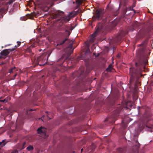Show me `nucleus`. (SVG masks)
Returning a JSON list of instances; mask_svg holds the SVG:
<instances>
[{
	"label": "nucleus",
	"instance_id": "obj_1",
	"mask_svg": "<svg viewBox=\"0 0 153 153\" xmlns=\"http://www.w3.org/2000/svg\"><path fill=\"white\" fill-rule=\"evenodd\" d=\"M47 129L45 127H41L37 129L38 134H41L42 137L44 138H46L48 135L46 134Z\"/></svg>",
	"mask_w": 153,
	"mask_h": 153
},
{
	"label": "nucleus",
	"instance_id": "obj_2",
	"mask_svg": "<svg viewBox=\"0 0 153 153\" xmlns=\"http://www.w3.org/2000/svg\"><path fill=\"white\" fill-rule=\"evenodd\" d=\"M76 15V13L74 12L70 13L66 17H63L62 19L64 20L65 21L68 22L69 21L71 18L74 17Z\"/></svg>",
	"mask_w": 153,
	"mask_h": 153
},
{
	"label": "nucleus",
	"instance_id": "obj_3",
	"mask_svg": "<svg viewBox=\"0 0 153 153\" xmlns=\"http://www.w3.org/2000/svg\"><path fill=\"white\" fill-rule=\"evenodd\" d=\"M9 54V52L7 50H4L1 53V55L4 56L7 55Z\"/></svg>",
	"mask_w": 153,
	"mask_h": 153
},
{
	"label": "nucleus",
	"instance_id": "obj_4",
	"mask_svg": "<svg viewBox=\"0 0 153 153\" xmlns=\"http://www.w3.org/2000/svg\"><path fill=\"white\" fill-rule=\"evenodd\" d=\"M5 1V2L4 3V4H11L13 2L15 1V0H4Z\"/></svg>",
	"mask_w": 153,
	"mask_h": 153
},
{
	"label": "nucleus",
	"instance_id": "obj_5",
	"mask_svg": "<svg viewBox=\"0 0 153 153\" xmlns=\"http://www.w3.org/2000/svg\"><path fill=\"white\" fill-rule=\"evenodd\" d=\"M8 8V7H6L4 9L1 8L0 10V13L2 14L3 13H4L6 12V11H7Z\"/></svg>",
	"mask_w": 153,
	"mask_h": 153
},
{
	"label": "nucleus",
	"instance_id": "obj_6",
	"mask_svg": "<svg viewBox=\"0 0 153 153\" xmlns=\"http://www.w3.org/2000/svg\"><path fill=\"white\" fill-rule=\"evenodd\" d=\"M112 68V65H110L108 66V68L106 69V70L107 71H111Z\"/></svg>",
	"mask_w": 153,
	"mask_h": 153
},
{
	"label": "nucleus",
	"instance_id": "obj_7",
	"mask_svg": "<svg viewBox=\"0 0 153 153\" xmlns=\"http://www.w3.org/2000/svg\"><path fill=\"white\" fill-rule=\"evenodd\" d=\"M5 140H3L1 142H0V146H4L7 142L5 143Z\"/></svg>",
	"mask_w": 153,
	"mask_h": 153
},
{
	"label": "nucleus",
	"instance_id": "obj_8",
	"mask_svg": "<svg viewBox=\"0 0 153 153\" xmlns=\"http://www.w3.org/2000/svg\"><path fill=\"white\" fill-rule=\"evenodd\" d=\"M15 67H13V68H12L11 69H10V70L9 71V72L10 73H11L12 72H14V71H15Z\"/></svg>",
	"mask_w": 153,
	"mask_h": 153
},
{
	"label": "nucleus",
	"instance_id": "obj_9",
	"mask_svg": "<svg viewBox=\"0 0 153 153\" xmlns=\"http://www.w3.org/2000/svg\"><path fill=\"white\" fill-rule=\"evenodd\" d=\"M33 147L32 146H30L29 147H27V149L28 151H30L33 150Z\"/></svg>",
	"mask_w": 153,
	"mask_h": 153
},
{
	"label": "nucleus",
	"instance_id": "obj_10",
	"mask_svg": "<svg viewBox=\"0 0 153 153\" xmlns=\"http://www.w3.org/2000/svg\"><path fill=\"white\" fill-rule=\"evenodd\" d=\"M7 100L6 99H4L3 100H0V102H7Z\"/></svg>",
	"mask_w": 153,
	"mask_h": 153
},
{
	"label": "nucleus",
	"instance_id": "obj_11",
	"mask_svg": "<svg viewBox=\"0 0 153 153\" xmlns=\"http://www.w3.org/2000/svg\"><path fill=\"white\" fill-rule=\"evenodd\" d=\"M95 33H94L91 36V38H93V37L94 38L95 36Z\"/></svg>",
	"mask_w": 153,
	"mask_h": 153
},
{
	"label": "nucleus",
	"instance_id": "obj_12",
	"mask_svg": "<svg viewBox=\"0 0 153 153\" xmlns=\"http://www.w3.org/2000/svg\"><path fill=\"white\" fill-rule=\"evenodd\" d=\"M66 32L68 34V36H69L70 34V33L69 31H66Z\"/></svg>",
	"mask_w": 153,
	"mask_h": 153
},
{
	"label": "nucleus",
	"instance_id": "obj_13",
	"mask_svg": "<svg viewBox=\"0 0 153 153\" xmlns=\"http://www.w3.org/2000/svg\"><path fill=\"white\" fill-rule=\"evenodd\" d=\"M17 43H18V46H19L21 44V42H18Z\"/></svg>",
	"mask_w": 153,
	"mask_h": 153
},
{
	"label": "nucleus",
	"instance_id": "obj_14",
	"mask_svg": "<svg viewBox=\"0 0 153 153\" xmlns=\"http://www.w3.org/2000/svg\"><path fill=\"white\" fill-rule=\"evenodd\" d=\"M12 153H18V152L17 151H15L13 152Z\"/></svg>",
	"mask_w": 153,
	"mask_h": 153
},
{
	"label": "nucleus",
	"instance_id": "obj_15",
	"mask_svg": "<svg viewBox=\"0 0 153 153\" xmlns=\"http://www.w3.org/2000/svg\"><path fill=\"white\" fill-rule=\"evenodd\" d=\"M60 14H61V16H62L64 14V13L63 12H61V13H60Z\"/></svg>",
	"mask_w": 153,
	"mask_h": 153
},
{
	"label": "nucleus",
	"instance_id": "obj_16",
	"mask_svg": "<svg viewBox=\"0 0 153 153\" xmlns=\"http://www.w3.org/2000/svg\"><path fill=\"white\" fill-rule=\"evenodd\" d=\"M131 69H132V68H130V71H131Z\"/></svg>",
	"mask_w": 153,
	"mask_h": 153
},
{
	"label": "nucleus",
	"instance_id": "obj_17",
	"mask_svg": "<svg viewBox=\"0 0 153 153\" xmlns=\"http://www.w3.org/2000/svg\"><path fill=\"white\" fill-rule=\"evenodd\" d=\"M32 110H32V109H30V111H32Z\"/></svg>",
	"mask_w": 153,
	"mask_h": 153
},
{
	"label": "nucleus",
	"instance_id": "obj_18",
	"mask_svg": "<svg viewBox=\"0 0 153 153\" xmlns=\"http://www.w3.org/2000/svg\"><path fill=\"white\" fill-rule=\"evenodd\" d=\"M82 150H83V149H81V151H82Z\"/></svg>",
	"mask_w": 153,
	"mask_h": 153
},
{
	"label": "nucleus",
	"instance_id": "obj_19",
	"mask_svg": "<svg viewBox=\"0 0 153 153\" xmlns=\"http://www.w3.org/2000/svg\"><path fill=\"white\" fill-rule=\"evenodd\" d=\"M16 76V74H15V76Z\"/></svg>",
	"mask_w": 153,
	"mask_h": 153
},
{
	"label": "nucleus",
	"instance_id": "obj_20",
	"mask_svg": "<svg viewBox=\"0 0 153 153\" xmlns=\"http://www.w3.org/2000/svg\"><path fill=\"white\" fill-rule=\"evenodd\" d=\"M25 143L24 144V145H25Z\"/></svg>",
	"mask_w": 153,
	"mask_h": 153
}]
</instances>
